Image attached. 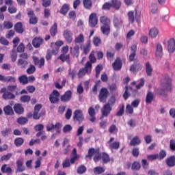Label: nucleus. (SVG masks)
I'll return each mask as SVG.
<instances>
[{"mask_svg":"<svg viewBox=\"0 0 175 175\" xmlns=\"http://www.w3.org/2000/svg\"><path fill=\"white\" fill-rule=\"evenodd\" d=\"M131 53L129 55V62H132L134 61L133 64L130 66L129 71L132 73H138L143 69V66L138 59H135L137 45L133 44L131 46Z\"/></svg>","mask_w":175,"mask_h":175,"instance_id":"obj_1","label":"nucleus"},{"mask_svg":"<svg viewBox=\"0 0 175 175\" xmlns=\"http://www.w3.org/2000/svg\"><path fill=\"white\" fill-rule=\"evenodd\" d=\"M160 88L157 90V95L160 96H166L167 92H172V81L168 77L163 78L161 80Z\"/></svg>","mask_w":175,"mask_h":175,"instance_id":"obj_2","label":"nucleus"},{"mask_svg":"<svg viewBox=\"0 0 175 175\" xmlns=\"http://www.w3.org/2000/svg\"><path fill=\"white\" fill-rule=\"evenodd\" d=\"M100 23L103 25L101 27V31L104 35L108 36L110 32V27L109 26V19L106 16H102L100 17Z\"/></svg>","mask_w":175,"mask_h":175,"instance_id":"obj_3","label":"nucleus"},{"mask_svg":"<svg viewBox=\"0 0 175 175\" xmlns=\"http://www.w3.org/2000/svg\"><path fill=\"white\" fill-rule=\"evenodd\" d=\"M68 46L66 45L62 48L61 55L57 57V59H60L62 62L64 63L65 62L67 64H70V54H68Z\"/></svg>","mask_w":175,"mask_h":175,"instance_id":"obj_4","label":"nucleus"},{"mask_svg":"<svg viewBox=\"0 0 175 175\" xmlns=\"http://www.w3.org/2000/svg\"><path fill=\"white\" fill-rule=\"evenodd\" d=\"M19 59L18 63L16 64L18 66H20L21 69H25L29 65V55L26 53H23L19 55Z\"/></svg>","mask_w":175,"mask_h":175,"instance_id":"obj_5","label":"nucleus"},{"mask_svg":"<svg viewBox=\"0 0 175 175\" xmlns=\"http://www.w3.org/2000/svg\"><path fill=\"white\" fill-rule=\"evenodd\" d=\"M42 107H43V106L41 104H38L35 105L33 108V120H40L41 117H43L45 116V113H46L45 111H41V112L40 113Z\"/></svg>","mask_w":175,"mask_h":175,"instance_id":"obj_6","label":"nucleus"},{"mask_svg":"<svg viewBox=\"0 0 175 175\" xmlns=\"http://www.w3.org/2000/svg\"><path fill=\"white\" fill-rule=\"evenodd\" d=\"M92 70V64L90 62H87L86 64H85L84 68H82L79 70V73H77V76L79 79L82 78L85 75L86 73H91Z\"/></svg>","mask_w":175,"mask_h":175,"instance_id":"obj_7","label":"nucleus"},{"mask_svg":"<svg viewBox=\"0 0 175 175\" xmlns=\"http://www.w3.org/2000/svg\"><path fill=\"white\" fill-rule=\"evenodd\" d=\"M60 93L57 90H53L49 95V101L52 105H57L59 103Z\"/></svg>","mask_w":175,"mask_h":175,"instance_id":"obj_8","label":"nucleus"},{"mask_svg":"<svg viewBox=\"0 0 175 175\" xmlns=\"http://www.w3.org/2000/svg\"><path fill=\"white\" fill-rule=\"evenodd\" d=\"M109 95V90L106 88H102L101 90H100L99 94H98V100L100 102L103 103H105L107 100Z\"/></svg>","mask_w":175,"mask_h":175,"instance_id":"obj_9","label":"nucleus"},{"mask_svg":"<svg viewBox=\"0 0 175 175\" xmlns=\"http://www.w3.org/2000/svg\"><path fill=\"white\" fill-rule=\"evenodd\" d=\"M83 120H85V118L81 110H76L73 112V121L77 122L80 124L83 122Z\"/></svg>","mask_w":175,"mask_h":175,"instance_id":"obj_10","label":"nucleus"},{"mask_svg":"<svg viewBox=\"0 0 175 175\" xmlns=\"http://www.w3.org/2000/svg\"><path fill=\"white\" fill-rule=\"evenodd\" d=\"M89 27L94 28L98 25V16L96 13L92 12L89 15L88 19Z\"/></svg>","mask_w":175,"mask_h":175,"instance_id":"obj_11","label":"nucleus"},{"mask_svg":"<svg viewBox=\"0 0 175 175\" xmlns=\"http://www.w3.org/2000/svg\"><path fill=\"white\" fill-rule=\"evenodd\" d=\"M64 44L63 41L57 40L56 42L51 43V48H52V53L55 55L58 54L59 48Z\"/></svg>","mask_w":175,"mask_h":175,"instance_id":"obj_12","label":"nucleus"},{"mask_svg":"<svg viewBox=\"0 0 175 175\" xmlns=\"http://www.w3.org/2000/svg\"><path fill=\"white\" fill-rule=\"evenodd\" d=\"M62 128V124L57 122L56 124H51V126L48 125L46 126V131L51 132L53 129H56L57 133H61V129Z\"/></svg>","mask_w":175,"mask_h":175,"instance_id":"obj_13","label":"nucleus"},{"mask_svg":"<svg viewBox=\"0 0 175 175\" xmlns=\"http://www.w3.org/2000/svg\"><path fill=\"white\" fill-rule=\"evenodd\" d=\"M72 91L71 90H67L65 92V93L61 96L60 100L62 103H68L70 102L72 99Z\"/></svg>","mask_w":175,"mask_h":175,"instance_id":"obj_14","label":"nucleus"},{"mask_svg":"<svg viewBox=\"0 0 175 175\" xmlns=\"http://www.w3.org/2000/svg\"><path fill=\"white\" fill-rule=\"evenodd\" d=\"M27 16L29 17V24L36 25L38 23V18L34 14L33 10H27Z\"/></svg>","mask_w":175,"mask_h":175,"instance_id":"obj_15","label":"nucleus"},{"mask_svg":"<svg viewBox=\"0 0 175 175\" xmlns=\"http://www.w3.org/2000/svg\"><path fill=\"white\" fill-rule=\"evenodd\" d=\"M122 60L120 57H117L113 64H111V67H113V70L120 71L122 68Z\"/></svg>","mask_w":175,"mask_h":175,"instance_id":"obj_16","label":"nucleus"},{"mask_svg":"<svg viewBox=\"0 0 175 175\" xmlns=\"http://www.w3.org/2000/svg\"><path fill=\"white\" fill-rule=\"evenodd\" d=\"M32 59L34 65L38 66L39 68H42L44 66L45 59L44 57H41V59H40L39 57H37L36 56H33Z\"/></svg>","mask_w":175,"mask_h":175,"instance_id":"obj_17","label":"nucleus"},{"mask_svg":"<svg viewBox=\"0 0 175 175\" xmlns=\"http://www.w3.org/2000/svg\"><path fill=\"white\" fill-rule=\"evenodd\" d=\"M64 38L68 44H71L73 42V33H72L70 30L66 29L64 31L63 33Z\"/></svg>","mask_w":175,"mask_h":175,"instance_id":"obj_18","label":"nucleus"},{"mask_svg":"<svg viewBox=\"0 0 175 175\" xmlns=\"http://www.w3.org/2000/svg\"><path fill=\"white\" fill-rule=\"evenodd\" d=\"M110 112V104L107 103L105 105L103 106V108L101 109V117L100 120H103L105 117H108V115Z\"/></svg>","mask_w":175,"mask_h":175,"instance_id":"obj_19","label":"nucleus"},{"mask_svg":"<svg viewBox=\"0 0 175 175\" xmlns=\"http://www.w3.org/2000/svg\"><path fill=\"white\" fill-rule=\"evenodd\" d=\"M43 42H44L43 38H42L41 37H36L33 40L31 44H33L35 49H39L40 45L43 44Z\"/></svg>","mask_w":175,"mask_h":175,"instance_id":"obj_20","label":"nucleus"},{"mask_svg":"<svg viewBox=\"0 0 175 175\" xmlns=\"http://www.w3.org/2000/svg\"><path fill=\"white\" fill-rule=\"evenodd\" d=\"M44 129V126L42 124H38L37 125H35L34 126L35 131L38 132L37 135H36L37 137H40V135H43L45 133L44 131H43Z\"/></svg>","mask_w":175,"mask_h":175,"instance_id":"obj_21","label":"nucleus"},{"mask_svg":"<svg viewBox=\"0 0 175 175\" xmlns=\"http://www.w3.org/2000/svg\"><path fill=\"white\" fill-rule=\"evenodd\" d=\"M156 57L161 59L163 57V46L161 43H157L155 51Z\"/></svg>","mask_w":175,"mask_h":175,"instance_id":"obj_22","label":"nucleus"},{"mask_svg":"<svg viewBox=\"0 0 175 175\" xmlns=\"http://www.w3.org/2000/svg\"><path fill=\"white\" fill-rule=\"evenodd\" d=\"M167 51L170 53H173L175 51V40L171 38L167 41Z\"/></svg>","mask_w":175,"mask_h":175,"instance_id":"obj_23","label":"nucleus"},{"mask_svg":"<svg viewBox=\"0 0 175 175\" xmlns=\"http://www.w3.org/2000/svg\"><path fill=\"white\" fill-rule=\"evenodd\" d=\"M100 151V150L99 148L98 149H94L93 148H89L88 154L86 155V158H88L89 160H92L93 155L94 154L96 155V154H98Z\"/></svg>","mask_w":175,"mask_h":175,"instance_id":"obj_24","label":"nucleus"},{"mask_svg":"<svg viewBox=\"0 0 175 175\" xmlns=\"http://www.w3.org/2000/svg\"><path fill=\"white\" fill-rule=\"evenodd\" d=\"M16 171L18 172H23L25 170V167L24 165V161L22 159H18L16 162Z\"/></svg>","mask_w":175,"mask_h":175,"instance_id":"obj_25","label":"nucleus"},{"mask_svg":"<svg viewBox=\"0 0 175 175\" xmlns=\"http://www.w3.org/2000/svg\"><path fill=\"white\" fill-rule=\"evenodd\" d=\"M14 110L15 113L18 115H22L25 112V108L21 104H15L14 106Z\"/></svg>","mask_w":175,"mask_h":175,"instance_id":"obj_26","label":"nucleus"},{"mask_svg":"<svg viewBox=\"0 0 175 175\" xmlns=\"http://www.w3.org/2000/svg\"><path fill=\"white\" fill-rule=\"evenodd\" d=\"M3 112L6 116H14V111L13 108L10 105H6L3 108Z\"/></svg>","mask_w":175,"mask_h":175,"instance_id":"obj_27","label":"nucleus"},{"mask_svg":"<svg viewBox=\"0 0 175 175\" xmlns=\"http://www.w3.org/2000/svg\"><path fill=\"white\" fill-rule=\"evenodd\" d=\"M154 98L155 96L154 95V93L148 91L147 95L146 96V104L150 105Z\"/></svg>","mask_w":175,"mask_h":175,"instance_id":"obj_28","label":"nucleus"},{"mask_svg":"<svg viewBox=\"0 0 175 175\" xmlns=\"http://www.w3.org/2000/svg\"><path fill=\"white\" fill-rule=\"evenodd\" d=\"M110 7L113 8L114 10H119L121 8V2L120 0H111Z\"/></svg>","mask_w":175,"mask_h":175,"instance_id":"obj_29","label":"nucleus"},{"mask_svg":"<svg viewBox=\"0 0 175 175\" xmlns=\"http://www.w3.org/2000/svg\"><path fill=\"white\" fill-rule=\"evenodd\" d=\"M113 24L115 27L120 28V27H122L123 21L121 18L114 16L113 19Z\"/></svg>","mask_w":175,"mask_h":175,"instance_id":"obj_30","label":"nucleus"},{"mask_svg":"<svg viewBox=\"0 0 175 175\" xmlns=\"http://www.w3.org/2000/svg\"><path fill=\"white\" fill-rule=\"evenodd\" d=\"M70 53L73 55V56L78 57L79 56V46L75 45V47H70Z\"/></svg>","mask_w":175,"mask_h":175,"instance_id":"obj_31","label":"nucleus"},{"mask_svg":"<svg viewBox=\"0 0 175 175\" xmlns=\"http://www.w3.org/2000/svg\"><path fill=\"white\" fill-rule=\"evenodd\" d=\"M167 166L172 167L175 166V156L172 155L170 157L166 159Z\"/></svg>","mask_w":175,"mask_h":175,"instance_id":"obj_32","label":"nucleus"},{"mask_svg":"<svg viewBox=\"0 0 175 175\" xmlns=\"http://www.w3.org/2000/svg\"><path fill=\"white\" fill-rule=\"evenodd\" d=\"M14 30L16 33H22L25 31V29L23 27V24L18 22L14 25Z\"/></svg>","mask_w":175,"mask_h":175,"instance_id":"obj_33","label":"nucleus"},{"mask_svg":"<svg viewBox=\"0 0 175 175\" xmlns=\"http://www.w3.org/2000/svg\"><path fill=\"white\" fill-rule=\"evenodd\" d=\"M140 144H142V140L139 139V136L133 137L131 142H130V146H139Z\"/></svg>","mask_w":175,"mask_h":175,"instance_id":"obj_34","label":"nucleus"},{"mask_svg":"<svg viewBox=\"0 0 175 175\" xmlns=\"http://www.w3.org/2000/svg\"><path fill=\"white\" fill-rule=\"evenodd\" d=\"M57 33H58V27L56 23H54L53 26L50 29V34L52 37H55Z\"/></svg>","mask_w":175,"mask_h":175,"instance_id":"obj_35","label":"nucleus"},{"mask_svg":"<svg viewBox=\"0 0 175 175\" xmlns=\"http://www.w3.org/2000/svg\"><path fill=\"white\" fill-rule=\"evenodd\" d=\"M85 42V37L83 33L79 34V36L75 37V44H83Z\"/></svg>","mask_w":175,"mask_h":175,"instance_id":"obj_36","label":"nucleus"},{"mask_svg":"<svg viewBox=\"0 0 175 175\" xmlns=\"http://www.w3.org/2000/svg\"><path fill=\"white\" fill-rule=\"evenodd\" d=\"M25 139L22 137H16L14 141V144L16 148H20L23 144H24Z\"/></svg>","mask_w":175,"mask_h":175,"instance_id":"obj_37","label":"nucleus"},{"mask_svg":"<svg viewBox=\"0 0 175 175\" xmlns=\"http://www.w3.org/2000/svg\"><path fill=\"white\" fill-rule=\"evenodd\" d=\"M18 81L19 83L23 85H25L29 83L28 77H27L25 75H21L18 77Z\"/></svg>","mask_w":175,"mask_h":175,"instance_id":"obj_38","label":"nucleus"},{"mask_svg":"<svg viewBox=\"0 0 175 175\" xmlns=\"http://www.w3.org/2000/svg\"><path fill=\"white\" fill-rule=\"evenodd\" d=\"M69 10H70V5H68V4H64V5L62 6L60 9L59 13L64 16H66Z\"/></svg>","mask_w":175,"mask_h":175,"instance_id":"obj_39","label":"nucleus"},{"mask_svg":"<svg viewBox=\"0 0 175 175\" xmlns=\"http://www.w3.org/2000/svg\"><path fill=\"white\" fill-rule=\"evenodd\" d=\"M145 70L146 73H147V76H151L152 72H153V68H152L150 62H147L145 64Z\"/></svg>","mask_w":175,"mask_h":175,"instance_id":"obj_40","label":"nucleus"},{"mask_svg":"<svg viewBox=\"0 0 175 175\" xmlns=\"http://www.w3.org/2000/svg\"><path fill=\"white\" fill-rule=\"evenodd\" d=\"M159 34V30L157 28L152 27L149 30V36H151L152 38H155Z\"/></svg>","mask_w":175,"mask_h":175,"instance_id":"obj_41","label":"nucleus"},{"mask_svg":"<svg viewBox=\"0 0 175 175\" xmlns=\"http://www.w3.org/2000/svg\"><path fill=\"white\" fill-rule=\"evenodd\" d=\"M83 8L90 10L92 8V1L91 0H83Z\"/></svg>","mask_w":175,"mask_h":175,"instance_id":"obj_42","label":"nucleus"},{"mask_svg":"<svg viewBox=\"0 0 175 175\" xmlns=\"http://www.w3.org/2000/svg\"><path fill=\"white\" fill-rule=\"evenodd\" d=\"M167 157V152L165 150H161L157 154L158 161H162Z\"/></svg>","mask_w":175,"mask_h":175,"instance_id":"obj_43","label":"nucleus"},{"mask_svg":"<svg viewBox=\"0 0 175 175\" xmlns=\"http://www.w3.org/2000/svg\"><path fill=\"white\" fill-rule=\"evenodd\" d=\"M105 168L103 167H96L94 168V175H100L103 173H105Z\"/></svg>","mask_w":175,"mask_h":175,"instance_id":"obj_44","label":"nucleus"},{"mask_svg":"<svg viewBox=\"0 0 175 175\" xmlns=\"http://www.w3.org/2000/svg\"><path fill=\"white\" fill-rule=\"evenodd\" d=\"M1 173L11 174L12 168L11 167H7V164H3L1 167Z\"/></svg>","mask_w":175,"mask_h":175,"instance_id":"obj_45","label":"nucleus"},{"mask_svg":"<svg viewBox=\"0 0 175 175\" xmlns=\"http://www.w3.org/2000/svg\"><path fill=\"white\" fill-rule=\"evenodd\" d=\"M15 98V96L13 94V93H11L10 92H5L3 94V98L4 100H11L14 99Z\"/></svg>","mask_w":175,"mask_h":175,"instance_id":"obj_46","label":"nucleus"},{"mask_svg":"<svg viewBox=\"0 0 175 175\" xmlns=\"http://www.w3.org/2000/svg\"><path fill=\"white\" fill-rule=\"evenodd\" d=\"M142 168V165L138 161H134L131 166L133 171H139Z\"/></svg>","mask_w":175,"mask_h":175,"instance_id":"obj_47","label":"nucleus"},{"mask_svg":"<svg viewBox=\"0 0 175 175\" xmlns=\"http://www.w3.org/2000/svg\"><path fill=\"white\" fill-rule=\"evenodd\" d=\"M11 132H12L11 128L6 127V128H5L4 130L1 131V135L3 137H6L10 135Z\"/></svg>","mask_w":175,"mask_h":175,"instance_id":"obj_48","label":"nucleus"},{"mask_svg":"<svg viewBox=\"0 0 175 175\" xmlns=\"http://www.w3.org/2000/svg\"><path fill=\"white\" fill-rule=\"evenodd\" d=\"M86 171H87V168L84 165H81L79 167H77V173L79 174H85Z\"/></svg>","mask_w":175,"mask_h":175,"instance_id":"obj_49","label":"nucleus"},{"mask_svg":"<svg viewBox=\"0 0 175 175\" xmlns=\"http://www.w3.org/2000/svg\"><path fill=\"white\" fill-rule=\"evenodd\" d=\"M36 71V68L33 64H30L29 67L27 68L26 72L27 75H32Z\"/></svg>","mask_w":175,"mask_h":175,"instance_id":"obj_50","label":"nucleus"},{"mask_svg":"<svg viewBox=\"0 0 175 175\" xmlns=\"http://www.w3.org/2000/svg\"><path fill=\"white\" fill-rule=\"evenodd\" d=\"M7 90L9 92L16 93V95H18L17 85H16L7 86Z\"/></svg>","mask_w":175,"mask_h":175,"instance_id":"obj_51","label":"nucleus"},{"mask_svg":"<svg viewBox=\"0 0 175 175\" xmlns=\"http://www.w3.org/2000/svg\"><path fill=\"white\" fill-rule=\"evenodd\" d=\"M95 52L92 51L90 54L89 55L88 59H89V62L90 64H94L96 62V57L94 56Z\"/></svg>","mask_w":175,"mask_h":175,"instance_id":"obj_52","label":"nucleus"},{"mask_svg":"<svg viewBox=\"0 0 175 175\" xmlns=\"http://www.w3.org/2000/svg\"><path fill=\"white\" fill-rule=\"evenodd\" d=\"M103 67L102 64H98L97 66H96V68H95V71H96L95 77H96V79L98 78L99 74L103 70Z\"/></svg>","mask_w":175,"mask_h":175,"instance_id":"obj_53","label":"nucleus"},{"mask_svg":"<svg viewBox=\"0 0 175 175\" xmlns=\"http://www.w3.org/2000/svg\"><path fill=\"white\" fill-rule=\"evenodd\" d=\"M16 122L20 125H25L26 122H28V118L25 117L18 118V120H16Z\"/></svg>","mask_w":175,"mask_h":175,"instance_id":"obj_54","label":"nucleus"},{"mask_svg":"<svg viewBox=\"0 0 175 175\" xmlns=\"http://www.w3.org/2000/svg\"><path fill=\"white\" fill-rule=\"evenodd\" d=\"M128 17L129 21L130 23H135V12L133 11H129L128 12Z\"/></svg>","mask_w":175,"mask_h":175,"instance_id":"obj_55","label":"nucleus"},{"mask_svg":"<svg viewBox=\"0 0 175 175\" xmlns=\"http://www.w3.org/2000/svg\"><path fill=\"white\" fill-rule=\"evenodd\" d=\"M120 146V143L119 142H115L111 143L110 148L112 150H119Z\"/></svg>","mask_w":175,"mask_h":175,"instance_id":"obj_56","label":"nucleus"},{"mask_svg":"<svg viewBox=\"0 0 175 175\" xmlns=\"http://www.w3.org/2000/svg\"><path fill=\"white\" fill-rule=\"evenodd\" d=\"M31 100L30 96L23 95L20 97V101L23 103H29Z\"/></svg>","mask_w":175,"mask_h":175,"instance_id":"obj_57","label":"nucleus"},{"mask_svg":"<svg viewBox=\"0 0 175 175\" xmlns=\"http://www.w3.org/2000/svg\"><path fill=\"white\" fill-rule=\"evenodd\" d=\"M10 57H11V60H12V62H14L15 61H16V59H17V52L15 49H12L11 51Z\"/></svg>","mask_w":175,"mask_h":175,"instance_id":"obj_58","label":"nucleus"},{"mask_svg":"<svg viewBox=\"0 0 175 175\" xmlns=\"http://www.w3.org/2000/svg\"><path fill=\"white\" fill-rule=\"evenodd\" d=\"M91 50V44L90 42H88L85 46H83V53L85 55L89 54Z\"/></svg>","mask_w":175,"mask_h":175,"instance_id":"obj_59","label":"nucleus"},{"mask_svg":"<svg viewBox=\"0 0 175 175\" xmlns=\"http://www.w3.org/2000/svg\"><path fill=\"white\" fill-rule=\"evenodd\" d=\"M131 96V94L129 92V87L128 85L125 86V92L123 93L122 97L124 98L125 100H127V99Z\"/></svg>","mask_w":175,"mask_h":175,"instance_id":"obj_60","label":"nucleus"},{"mask_svg":"<svg viewBox=\"0 0 175 175\" xmlns=\"http://www.w3.org/2000/svg\"><path fill=\"white\" fill-rule=\"evenodd\" d=\"M124 105H122L120 107H119V109L116 113V116L118 117H122L124 115Z\"/></svg>","mask_w":175,"mask_h":175,"instance_id":"obj_61","label":"nucleus"},{"mask_svg":"<svg viewBox=\"0 0 175 175\" xmlns=\"http://www.w3.org/2000/svg\"><path fill=\"white\" fill-rule=\"evenodd\" d=\"M72 129V127L70 124H66L63 129V132L64 133H67L68 132H70Z\"/></svg>","mask_w":175,"mask_h":175,"instance_id":"obj_62","label":"nucleus"},{"mask_svg":"<svg viewBox=\"0 0 175 175\" xmlns=\"http://www.w3.org/2000/svg\"><path fill=\"white\" fill-rule=\"evenodd\" d=\"M93 42L95 46L96 47H98L99 44H101L102 43L100 38H99L98 37H94Z\"/></svg>","mask_w":175,"mask_h":175,"instance_id":"obj_63","label":"nucleus"},{"mask_svg":"<svg viewBox=\"0 0 175 175\" xmlns=\"http://www.w3.org/2000/svg\"><path fill=\"white\" fill-rule=\"evenodd\" d=\"M170 148L171 151H175V139L170 140Z\"/></svg>","mask_w":175,"mask_h":175,"instance_id":"obj_64","label":"nucleus"}]
</instances>
